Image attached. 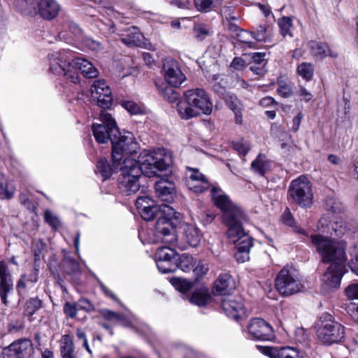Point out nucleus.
<instances>
[{
  "mask_svg": "<svg viewBox=\"0 0 358 358\" xmlns=\"http://www.w3.org/2000/svg\"><path fill=\"white\" fill-rule=\"evenodd\" d=\"M172 161L171 153L164 148L144 150L140 154L138 162L132 158L125 159L120 168V191L127 196L136 194L140 189L138 178L142 173L150 178L155 176L158 172L166 171Z\"/></svg>",
  "mask_w": 358,
  "mask_h": 358,
  "instance_id": "obj_1",
  "label": "nucleus"
},
{
  "mask_svg": "<svg viewBox=\"0 0 358 358\" xmlns=\"http://www.w3.org/2000/svg\"><path fill=\"white\" fill-rule=\"evenodd\" d=\"M136 206L141 217L145 220H151L157 213H160L155 230L139 232V237L143 244L162 243L173 245L176 242L174 220L180 219V213L168 205L159 207L155 201L148 196H138Z\"/></svg>",
  "mask_w": 358,
  "mask_h": 358,
  "instance_id": "obj_2",
  "label": "nucleus"
},
{
  "mask_svg": "<svg viewBox=\"0 0 358 358\" xmlns=\"http://www.w3.org/2000/svg\"><path fill=\"white\" fill-rule=\"evenodd\" d=\"M311 240L322 262L331 263L322 279V290L327 294L339 288L341 278L346 271V244L321 235L312 236Z\"/></svg>",
  "mask_w": 358,
  "mask_h": 358,
  "instance_id": "obj_3",
  "label": "nucleus"
},
{
  "mask_svg": "<svg viewBox=\"0 0 358 358\" xmlns=\"http://www.w3.org/2000/svg\"><path fill=\"white\" fill-rule=\"evenodd\" d=\"M177 110L180 117L184 120L201 114L208 115L213 111V103L203 89H191L184 92L183 98L177 104Z\"/></svg>",
  "mask_w": 358,
  "mask_h": 358,
  "instance_id": "obj_4",
  "label": "nucleus"
},
{
  "mask_svg": "<svg viewBox=\"0 0 358 358\" xmlns=\"http://www.w3.org/2000/svg\"><path fill=\"white\" fill-rule=\"evenodd\" d=\"M73 60L69 51L53 53L49 58V70L55 75L64 76L76 83L79 82V75L73 66Z\"/></svg>",
  "mask_w": 358,
  "mask_h": 358,
  "instance_id": "obj_5",
  "label": "nucleus"
},
{
  "mask_svg": "<svg viewBox=\"0 0 358 358\" xmlns=\"http://www.w3.org/2000/svg\"><path fill=\"white\" fill-rule=\"evenodd\" d=\"M138 148V143L132 133L127 131L122 134L119 132L112 143V159L114 162V167L117 168L123 159H128L129 157L127 156L136 153Z\"/></svg>",
  "mask_w": 358,
  "mask_h": 358,
  "instance_id": "obj_6",
  "label": "nucleus"
},
{
  "mask_svg": "<svg viewBox=\"0 0 358 358\" xmlns=\"http://www.w3.org/2000/svg\"><path fill=\"white\" fill-rule=\"evenodd\" d=\"M275 285L280 294L284 296H290L304 289L298 271L288 265L279 272Z\"/></svg>",
  "mask_w": 358,
  "mask_h": 358,
  "instance_id": "obj_7",
  "label": "nucleus"
},
{
  "mask_svg": "<svg viewBox=\"0 0 358 358\" xmlns=\"http://www.w3.org/2000/svg\"><path fill=\"white\" fill-rule=\"evenodd\" d=\"M317 334L320 341L331 345L342 341L345 336V327L335 321L331 315L324 313L321 317Z\"/></svg>",
  "mask_w": 358,
  "mask_h": 358,
  "instance_id": "obj_8",
  "label": "nucleus"
},
{
  "mask_svg": "<svg viewBox=\"0 0 358 358\" xmlns=\"http://www.w3.org/2000/svg\"><path fill=\"white\" fill-rule=\"evenodd\" d=\"M288 193L292 201L302 208H309L313 204L312 185L304 176H301L291 182Z\"/></svg>",
  "mask_w": 358,
  "mask_h": 358,
  "instance_id": "obj_9",
  "label": "nucleus"
},
{
  "mask_svg": "<svg viewBox=\"0 0 358 358\" xmlns=\"http://www.w3.org/2000/svg\"><path fill=\"white\" fill-rule=\"evenodd\" d=\"M99 120L101 124H93L92 131L96 141L99 143H106L110 140L117 137L119 134V129L115 120L108 112L103 110L100 113Z\"/></svg>",
  "mask_w": 358,
  "mask_h": 358,
  "instance_id": "obj_10",
  "label": "nucleus"
},
{
  "mask_svg": "<svg viewBox=\"0 0 358 358\" xmlns=\"http://www.w3.org/2000/svg\"><path fill=\"white\" fill-rule=\"evenodd\" d=\"M248 331L250 337L256 340L270 341L274 338L272 327L266 321L259 317L250 320Z\"/></svg>",
  "mask_w": 358,
  "mask_h": 358,
  "instance_id": "obj_11",
  "label": "nucleus"
},
{
  "mask_svg": "<svg viewBox=\"0 0 358 358\" xmlns=\"http://www.w3.org/2000/svg\"><path fill=\"white\" fill-rule=\"evenodd\" d=\"M212 199L215 205L223 213V219L229 220L236 210H241L233 203L229 196L220 188L213 187L211 189Z\"/></svg>",
  "mask_w": 358,
  "mask_h": 358,
  "instance_id": "obj_12",
  "label": "nucleus"
},
{
  "mask_svg": "<svg viewBox=\"0 0 358 358\" xmlns=\"http://www.w3.org/2000/svg\"><path fill=\"white\" fill-rule=\"evenodd\" d=\"M162 74L166 82L173 87L180 86L185 80V76L177 62L171 58H167L164 61Z\"/></svg>",
  "mask_w": 358,
  "mask_h": 358,
  "instance_id": "obj_13",
  "label": "nucleus"
},
{
  "mask_svg": "<svg viewBox=\"0 0 358 358\" xmlns=\"http://www.w3.org/2000/svg\"><path fill=\"white\" fill-rule=\"evenodd\" d=\"M91 93L96 99L97 105L103 109L109 108L112 104L111 90L103 80L94 81L91 87Z\"/></svg>",
  "mask_w": 358,
  "mask_h": 358,
  "instance_id": "obj_14",
  "label": "nucleus"
},
{
  "mask_svg": "<svg viewBox=\"0 0 358 358\" xmlns=\"http://www.w3.org/2000/svg\"><path fill=\"white\" fill-rule=\"evenodd\" d=\"M31 350L32 343L30 340L19 339L3 348L2 357L3 358H24L29 355Z\"/></svg>",
  "mask_w": 358,
  "mask_h": 358,
  "instance_id": "obj_15",
  "label": "nucleus"
},
{
  "mask_svg": "<svg viewBox=\"0 0 358 358\" xmlns=\"http://www.w3.org/2000/svg\"><path fill=\"white\" fill-rule=\"evenodd\" d=\"M245 215L242 210H236L229 220H224V222L228 226L227 236L230 242L235 243L243 235L247 234L243 229L241 222Z\"/></svg>",
  "mask_w": 358,
  "mask_h": 358,
  "instance_id": "obj_16",
  "label": "nucleus"
},
{
  "mask_svg": "<svg viewBox=\"0 0 358 358\" xmlns=\"http://www.w3.org/2000/svg\"><path fill=\"white\" fill-rule=\"evenodd\" d=\"M37 4V14L45 20H54L61 11V5L57 0H40Z\"/></svg>",
  "mask_w": 358,
  "mask_h": 358,
  "instance_id": "obj_17",
  "label": "nucleus"
},
{
  "mask_svg": "<svg viewBox=\"0 0 358 358\" xmlns=\"http://www.w3.org/2000/svg\"><path fill=\"white\" fill-rule=\"evenodd\" d=\"M223 310L227 315L234 320H238L245 313L244 306L240 299L235 296H227L222 301Z\"/></svg>",
  "mask_w": 358,
  "mask_h": 358,
  "instance_id": "obj_18",
  "label": "nucleus"
},
{
  "mask_svg": "<svg viewBox=\"0 0 358 358\" xmlns=\"http://www.w3.org/2000/svg\"><path fill=\"white\" fill-rule=\"evenodd\" d=\"M13 280L8 272L6 264L3 262H0V296L4 305L8 304L7 294L13 289Z\"/></svg>",
  "mask_w": 358,
  "mask_h": 358,
  "instance_id": "obj_19",
  "label": "nucleus"
},
{
  "mask_svg": "<svg viewBox=\"0 0 358 358\" xmlns=\"http://www.w3.org/2000/svg\"><path fill=\"white\" fill-rule=\"evenodd\" d=\"M234 283L230 275L221 274L215 280L213 292L216 295H229L234 289Z\"/></svg>",
  "mask_w": 358,
  "mask_h": 358,
  "instance_id": "obj_20",
  "label": "nucleus"
},
{
  "mask_svg": "<svg viewBox=\"0 0 358 358\" xmlns=\"http://www.w3.org/2000/svg\"><path fill=\"white\" fill-rule=\"evenodd\" d=\"M155 190L158 197L162 200L170 202L175 195V185L173 182L164 179L155 182Z\"/></svg>",
  "mask_w": 358,
  "mask_h": 358,
  "instance_id": "obj_21",
  "label": "nucleus"
},
{
  "mask_svg": "<svg viewBox=\"0 0 358 358\" xmlns=\"http://www.w3.org/2000/svg\"><path fill=\"white\" fill-rule=\"evenodd\" d=\"M237 248V253L236 254V260L238 262L243 263L248 260V252L252 246V239L248 235L245 234L242 236L240 240L234 243Z\"/></svg>",
  "mask_w": 358,
  "mask_h": 358,
  "instance_id": "obj_22",
  "label": "nucleus"
},
{
  "mask_svg": "<svg viewBox=\"0 0 358 358\" xmlns=\"http://www.w3.org/2000/svg\"><path fill=\"white\" fill-rule=\"evenodd\" d=\"M120 36L121 41L128 46L138 45L143 37L139 29L135 27L127 28L120 34Z\"/></svg>",
  "mask_w": 358,
  "mask_h": 358,
  "instance_id": "obj_23",
  "label": "nucleus"
},
{
  "mask_svg": "<svg viewBox=\"0 0 358 358\" xmlns=\"http://www.w3.org/2000/svg\"><path fill=\"white\" fill-rule=\"evenodd\" d=\"M37 5L36 0H15L13 8L22 15L34 16L37 14Z\"/></svg>",
  "mask_w": 358,
  "mask_h": 358,
  "instance_id": "obj_24",
  "label": "nucleus"
},
{
  "mask_svg": "<svg viewBox=\"0 0 358 358\" xmlns=\"http://www.w3.org/2000/svg\"><path fill=\"white\" fill-rule=\"evenodd\" d=\"M73 66L77 69V73H80L87 78H96L98 74V70L89 61L83 58H76L73 60Z\"/></svg>",
  "mask_w": 358,
  "mask_h": 358,
  "instance_id": "obj_25",
  "label": "nucleus"
},
{
  "mask_svg": "<svg viewBox=\"0 0 358 358\" xmlns=\"http://www.w3.org/2000/svg\"><path fill=\"white\" fill-rule=\"evenodd\" d=\"M308 45L313 54L319 58H324L327 56L333 58L338 57V53L332 50L327 43L310 41Z\"/></svg>",
  "mask_w": 358,
  "mask_h": 358,
  "instance_id": "obj_26",
  "label": "nucleus"
},
{
  "mask_svg": "<svg viewBox=\"0 0 358 358\" xmlns=\"http://www.w3.org/2000/svg\"><path fill=\"white\" fill-rule=\"evenodd\" d=\"M183 234L186 241L192 247H197L200 244L202 234L197 227L185 224L183 226Z\"/></svg>",
  "mask_w": 358,
  "mask_h": 358,
  "instance_id": "obj_27",
  "label": "nucleus"
},
{
  "mask_svg": "<svg viewBox=\"0 0 358 358\" xmlns=\"http://www.w3.org/2000/svg\"><path fill=\"white\" fill-rule=\"evenodd\" d=\"M271 161L266 155L259 154L251 163V169L261 176H264L271 169Z\"/></svg>",
  "mask_w": 358,
  "mask_h": 358,
  "instance_id": "obj_28",
  "label": "nucleus"
},
{
  "mask_svg": "<svg viewBox=\"0 0 358 358\" xmlns=\"http://www.w3.org/2000/svg\"><path fill=\"white\" fill-rule=\"evenodd\" d=\"M178 253L170 247L164 246L157 250L155 259L178 262Z\"/></svg>",
  "mask_w": 358,
  "mask_h": 358,
  "instance_id": "obj_29",
  "label": "nucleus"
},
{
  "mask_svg": "<svg viewBox=\"0 0 358 358\" xmlns=\"http://www.w3.org/2000/svg\"><path fill=\"white\" fill-rule=\"evenodd\" d=\"M61 352L62 358H76L73 354L74 347L72 338L69 335L62 337Z\"/></svg>",
  "mask_w": 358,
  "mask_h": 358,
  "instance_id": "obj_30",
  "label": "nucleus"
},
{
  "mask_svg": "<svg viewBox=\"0 0 358 358\" xmlns=\"http://www.w3.org/2000/svg\"><path fill=\"white\" fill-rule=\"evenodd\" d=\"M121 166H122V162H121L120 166H119L117 168H115L114 162L113 161V166L111 167L108 164L106 159H100L97 162L96 169L98 172L101 174V177L103 178V180H104L109 178L113 174V171L120 169Z\"/></svg>",
  "mask_w": 358,
  "mask_h": 358,
  "instance_id": "obj_31",
  "label": "nucleus"
},
{
  "mask_svg": "<svg viewBox=\"0 0 358 358\" xmlns=\"http://www.w3.org/2000/svg\"><path fill=\"white\" fill-rule=\"evenodd\" d=\"M253 34V38L257 41H268L273 36V27L266 24L259 25Z\"/></svg>",
  "mask_w": 358,
  "mask_h": 358,
  "instance_id": "obj_32",
  "label": "nucleus"
},
{
  "mask_svg": "<svg viewBox=\"0 0 358 358\" xmlns=\"http://www.w3.org/2000/svg\"><path fill=\"white\" fill-rule=\"evenodd\" d=\"M189 301L192 303L199 306H203L210 301V295L206 289L194 292L191 296Z\"/></svg>",
  "mask_w": 358,
  "mask_h": 358,
  "instance_id": "obj_33",
  "label": "nucleus"
},
{
  "mask_svg": "<svg viewBox=\"0 0 358 358\" xmlns=\"http://www.w3.org/2000/svg\"><path fill=\"white\" fill-rule=\"evenodd\" d=\"M296 71L303 79L309 81L313 76L314 67L311 63L303 62L298 66Z\"/></svg>",
  "mask_w": 358,
  "mask_h": 358,
  "instance_id": "obj_34",
  "label": "nucleus"
},
{
  "mask_svg": "<svg viewBox=\"0 0 358 358\" xmlns=\"http://www.w3.org/2000/svg\"><path fill=\"white\" fill-rule=\"evenodd\" d=\"M157 87L162 96L169 102H173L178 99V95L173 88V87H169L164 84L159 85L157 83Z\"/></svg>",
  "mask_w": 358,
  "mask_h": 358,
  "instance_id": "obj_35",
  "label": "nucleus"
},
{
  "mask_svg": "<svg viewBox=\"0 0 358 358\" xmlns=\"http://www.w3.org/2000/svg\"><path fill=\"white\" fill-rule=\"evenodd\" d=\"M206 178L197 169L187 168L186 172V185L188 188H195L193 182L198 180Z\"/></svg>",
  "mask_w": 358,
  "mask_h": 358,
  "instance_id": "obj_36",
  "label": "nucleus"
},
{
  "mask_svg": "<svg viewBox=\"0 0 358 358\" xmlns=\"http://www.w3.org/2000/svg\"><path fill=\"white\" fill-rule=\"evenodd\" d=\"M194 265V258L187 254H183L180 257H178V268H180L185 272L189 271Z\"/></svg>",
  "mask_w": 358,
  "mask_h": 358,
  "instance_id": "obj_37",
  "label": "nucleus"
},
{
  "mask_svg": "<svg viewBox=\"0 0 358 358\" xmlns=\"http://www.w3.org/2000/svg\"><path fill=\"white\" fill-rule=\"evenodd\" d=\"M350 255L351 257L349 263L351 271L358 275V241L350 248Z\"/></svg>",
  "mask_w": 358,
  "mask_h": 358,
  "instance_id": "obj_38",
  "label": "nucleus"
},
{
  "mask_svg": "<svg viewBox=\"0 0 358 358\" xmlns=\"http://www.w3.org/2000/svg\"><path fill=\"white\" fill-rule=\"evenodd\" d=\"M193 34L197 40L201 41L210 36V31L206 25L201 23H196L194 24L193 27Z\"/></svg>",
  "mask_w": 358,
  "mask_h": 358,
  "instance_id": "obj_39",
  "label": "nucleus"
},
{
  "mask_svg": "<svg viewBox=\"0 0 358 358\" xmlns=\"http://www.w3.org/2000/svg\"><path fill=\"white\" fill-rule=\"evenodd\" d=\"M158 270L162 273L174 271L178 268V262L155 259Z\"/></svg>",
  "mask_w": 358,
  "mask_h": 358,
  "instance_id": "obj_40",
  "label": "nucleus"
},
{
  "mask_svg": "<svg viewBox=\"0 0 358 358\" xmlns=\"http://www.w3.org/2000/svg\"><path fill=\"white\" fill-rule=\"evenodd\" d=\"M15 193V189L10 187L8 181L3 178H0V198L10 199Z\"/></svg>",
  "mask_w": 358,
  "mask_h": 358,
  "instance_id": "obj_41",
  "label": "nucleus"
},
{
  "mask_svg": "<svg viewBox=\"0 0 358 358\" xmlns=\"http://www.w3.org/2000/svg\"><path fill=\"white\" fill-rule=\"evenodd\" d=\"M220 3V0H194L195 7L201 12H208L215 3Z\"/></svg>",
  "mask_w": 358,
  "mask_h": 358,
  "instance_id": "obj_42",
  "label": "nucleus"
},
{
  "mask_svg": "<svg viewBox=\"0 0 358 358\" xmlns=\"http://www.w3.org/2000/svg\"><path fill=\"white\" fill-rule=\"evenodd\" d=\"M224 99L227 106L231 110L234 112L242 111L243 105L236 96L228 94L226 95Z\"/></svg>",
  "mask_w": 358,
  "mask_h": 358,
  "instance_id": "obj_43",
  "label": "nucleus"
},
{
  "mask_svg": "<svg viewBox=\"0 0 358 358\" xmlns=\"http://www.w3.org/2000/svg\"><path fill=\"white\" fill-rule=\"evenodd\" d=\"M278 25L282 35L292 36L290 29L292 27V18L289 17H282L278 20Z\"/></svg>",
  "mask_w": 358,
  "mask_h": 358,
  "instance_id": "obj_44",
  "label": "nucleus"
},
{
  "mask_svg": "<svg viewBox=\"0 0 358 358\" xmlns=\"http://www.w3.org/2000/svg\"><path fill=\"white\" fill-rule=\"evenodd\" d=\"M171 285L178 291L185 292L192 287V283L182 278H173L170 280Z\"/></svg>",
  "mask_w": 358,
  "mask_h": 358,
  "instance_id": "obj_45",
  "label": "nucleus"
},
{
  "mask_svg": "<svg viewBox=\"0 0 358 358\" xmlns=\"http://www.w3.org/2000/svg\"><path fill=\"white\" fill-rule=\"evenodd\" d=\"M329 227L337 236L343 235L347 231L346 226L342 218H336L334 221L331 222L329 224Z\"/></svg>",
  "mask_w": 358,
  "mask_h": 358,
  "instance_id": "obj_46",
  "label": "nucleus"
},
{
  "mask_svg": "<svg viewBox=\"0 0 358 358\" xmlns=\"http://www.w3.org/2000/svg\"><path fill=\"white\" fill-rule=\"evenodd\" d=\"M41 306V302L38 299H29L25 306V313L28 315L34 314Z\"/></svg>",
  "mask_w": 358,
  "mask_h": 358,
  "instance_id": "obj_47",
  "label": "nucleus"
},
{
  "mask_svg": "<svg viewBox=\"0 0 358 358\" xmlns=\"http://www.w3.org/2000/svg\"><path fill=\"white\" fill-rule=\"evenodd\" d=\"M253 32H248L245 30H241L238 34L237 37L240 42L245 43L250 48L254 47V43L250 41V38H253Z\"/></svg>",
  "mask_w": 358,
  "mask_h": 358,
  "instance_id": "obj_48",
  "label": "nucleus"
},
{
  "mask_svg": "<svg viewBox=\"0 0 358 358\" xmlns=\"http://www.w3.org/2000/svg\"><path fill=\"white\" fill-rule=\"evenodd\" d=\"M193 184L195 186V188L188 189L196 193H201L210 187L209 182L208 181L206 178L198 180H196V181L194 182Z\"/></svg>",
  "mask_w": 358,
  "mask_h": 358,
  "instance_id": "obj_49",
  "label": "nucleus"
},
{
  "mask_svg": "<svg viewBox=\"0 0 358 358\" xmlns=\"http://www.w3.org/2000/svg\"><path fill=\"white\" fill-rule=\"evenodd\" d=\"M279 358H302L299 352L291 348H282L278 353Z\"/></svg>",
  "mask_w": 358,
  "mask_h": 358,
  "instance_id": "obj_50",
  "label": "nucleus"
},
{
  "mask_svg": "<svg viewBox=\"0 0 358 358\" xmlns=\"http://www.w3.org/2000/svg\"><path fill=\"white\" fill-rule=\"evenodd\" d=\"M44 217L52 228L57 229L60 226V221L57 216L51 213L49 210H46L44 213Z\"/></svg>",
  "mask_w": 358,
  "mask_h": 358,
  "instance_id": "obj_51",
  "label": "nucleus"
},
{
  "mask_svg": "<svg viewBox=\"0 0 358 358\" xmlns=\"http://www.w3.org/2000/svg\"><path fill=\"white\" fill-rule=\"evenodd\" d=\"M345 294L349 299H358V282L348 285L345 289Z\"/></svg>",
  "mask_w": 358,
  "mask_h": 358,
  "instance_id": "obj_52",
  "label": "nucleus"
},
{
  "mask_svg": "<svg viewBox=\"0 0 358 358\" xmlns=\"http://www.w3.org/2000/svg\"><path fill=\"white\" fill-rule=\"evenodd\" d=\"M122 106L131 114H138L141 112V107L134 101H123Z\"/></svg>",
  "mask_w": 358,
  "mask_h": 358,
  "instance_id": "obj_53",
  "label": "nucleus"
},
{
  "mask_svg": "<svg viewBox=\"0 0 358 358\" xmlns=\"http://www.w3.org/2000/svg\"><path fill=\"white\" fill-rule=\"evenodd\" d=\"M233 148L240 154L245 155L250 149V145L248 141L235 143Z\"/></svg>",
  "mask_w": 358,
  "mask_h": 358,
  "instance_id": "obj_54",
  "label": "nucleus"
},
{
  "mask_svg": "<svg viewBox=\"0 0 358 358\" xmlns=\"http://www.w3.org/2000/svg\"><path fill=\"white\" fill-rule=\"evenodd\" d=\"M83 45L92 50H97L101 48V43L90 37H85L83 39Z\"/></svg>",
  "mask_w": 358,
  "mask_h": 358,
  "instance_id": "obj_55",
  "label": "nucleus"
},
{
  "mask_svg": "<svg viewBox=\"0 0 358 358\" xmlns=\"http://www.w3.org/2000/svg\"><path fill=\"white\" fill-rule=\"evenodd\" d=\"M208 269L209 268L207 264L200 262L197 264L193 271L196 276L202 277L207 273Z\"/></svg>",
  "mask_w": 358,
  "mask_h": 358,
  "instance_id": "obj_56",
  "label": "nucleus"
},
{
  "mask_svg": "<svg viewBox=\"0 0 358 358\" xmlns=\"http://www.w3.org/2000/svg\"><path fill=\"white\" fill-rule=\"evenodd\" d=\"M282 222L289 226H294V219L289 210V208H286L284 213L282 215Z\"/></svg>",
  "mask_w": 358,
  "mask_h": 358,
  "instance_id": "obj_57",
  "label": "nucleus"
},
{
  "mask_svg": "<svg viewBox=\"0 0 358 358\" xmlns=\"http://www.w3.org/2000/svg\"><path fill=\"white\" fill-rule=\"evenodd\" d=\"M278 92L282 97H288L292 94V87L289 85L282 84L279 86L278 89Z\"/></svg>",
  "mask_w": 358,
  "mask_h": 358,
  "instance_id": "obj_58",
  "label": "nucleus"
},
{
  "mask_svg": "<svg viewBox=\"0 0 358 358\" xmlns=\"http://www.w3.org/2000/svg\"><path fill=\"white\" fill-rule=\"evenodd\" d=\"M64 311L66 315L70 317H74L77 314V308L74 304L66 303L64 307Z\"/></svg>",
  "mask_w": 358,
  "mask_h": 358,
  "instance_id": "obj_59",
  "label": "nucleus"
},
{
  "mask_svg": "<svg viewBox=\"0 0 358 358\" xmlns=\"http://www.w3.org/2000/svg\"><path fill=\"white\" fill-rule=\"evenodd\" d=\"M257 348L264 355L269 356L271 358H275L278 356V352L275 349L269 347H262L258 345Z\"/></svg>",
  "mask_w": 358,
  "mask_h": 358,
  "instance_id": "obj_60",
  "label": "nucleus"
},
{
  "mask_svg": "<svg viewBox=\"0 0 358 358\" xmlns=\"http://www.w3.org/2000/svg\"><path fill=\"white\" fill-rule=\"evenodd\" d=\"M257 348L264 355L269 356L271 358H275L278 356V352L275 349L269 347H262L258 345Z\"/></svg>",
  "mask_w": 358,
  "mask_h": 358,
  "instance_id": "obj_61",
  "label": "nucleus"
},
{
  "mask_svg": "<svg viewBox=\"0 0 358 358\" xmlns=\"http://www.w3.org/2000/svg\"><path fill=\"white\" fill-rule=\"evenodd\" d=\"M245 65V62L242 58L235 57L233 59V61L230 65V67L235 70L240 71L244 68Z\"/></svg>",
  "mask_w": 358,
  "mask_h": 358,
  "instance_id": "obj_62",
  "label": "nucleus"
},
{
  "mask_svg": "<svg viewBox=\"0 0 358 358\" xmlns=\"http://www.w3.org/2000/svg\"><path fill=\"white\" fill-rule=\"evenodd\" d=\"M303 118V114L299 113L293 119L292 122V130L294 132L297 131L299 129L301 120Z\"/></svg>",
  "mask_w": 358,
  "mask_h": 358,
  "instance_id": "obj_63",
  "label": "nucleus"
},
{
  "mask_svg": "<svg viewBox=\"0 0 358 358\" xmlns=\"http://www.w3.org/2000/svg\"><path fill=\"white\" fill-rule=\"evenodd\" d=\"M78 307L80 309L85 310L86 311H92L94 309L93 305L87 299H83L78 302Z\"/></svg>",
  "mask_w": 358,
  "mask_h": 358,
  "instance_id": "obj_64",
  "label": "nucleus"
}]
</instances>
